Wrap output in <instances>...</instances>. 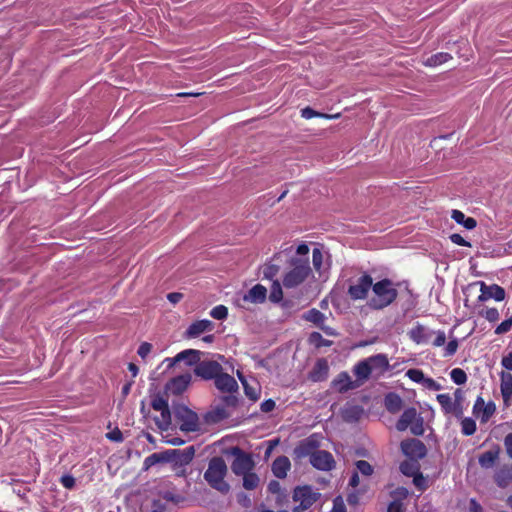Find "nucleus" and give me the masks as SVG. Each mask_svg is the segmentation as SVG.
<instances>
[{
	"mask_svg": "<svg viewBox=\"0 0 512 512\" xmlns=\"http://www.w3.org/2000/svg\"><path fill=\"white\" fill-rule=\"evenodd\" d=\"M396 286L397 284L389 278L373 281L372 296L367 301L368 307L372 310H383L393 304L398 297Z\"/></svg>",
	"mask_w": 512,
	"mask_h": 512,
	"instance_id": "1",
	"label": "nucleus"
},
{
	"mask_svg": "<svg viewBox=\"0 0 512 512\" xmlns=\"http://www.w3.org/2000/svg\"><path fill=\"white\" fill-rule=\"evenodd\" d=\"M288 271L283 276V286L286 289L301 285L311 274L309 258L292 257L288 262Z\"/></svg>",
	"mask_w": 512,
	"mask_h": 512,
	"instance_id": "2",
	"label": "nucleus"
},
{
	"mask_svg": "<svg viewBox=\"0 0 512 512\" xmlns=\"http://www.w3.org/2000/svg\"><path fill=\"white\" fill-rule=\"evenodd\" d=\"M227 474V465L222 457L211 458L208 468L204 473V479L207 483L221 493H227L230 489L229 484L224 480Z\"/></svg>",
	"mask_w": 512,
	"mask_h": 512,
	"instance_id": "3",
	"label": "nucleus"
},
{
	"mask_svg": "<svg viewBox=\"0 0 512 512\" xmlns=\"http://www.w3.org/2000/svg\"><path fill=\"white\" fill-rule=\"evenodd\" d=\"M371 287H373L372 276L363 272L357 279L349 280L347 295L353 301L365 300L368 298Z\"/></svg>",
	"mask_w": 512,
	"mask_h": 512,
	"instance_id": "4",
	"label": "nucleus"
},
{
	"mask_svg": "<svg viewBox=\"0 0 512 512\" xmlns=\"http://www.w3.org/2000/svg\"><path fill=\"white\" fill-rule=\"evenodd\" d=\"M173 413L179 428L183 432H195L199 430V417L185 405L174 406Z\"/></svg>",
	"mask_w": 512,
	"mask_h": 512,
	"instance_id": "5",
	"label": "nucleus"
},
{
	"mask_svg": "<svg viewBox=\"0 0 512 512\" xmlns=\"http://www.w3.org/2000/svg\"><path fill=\"white\" fill-rule=\"evenodd\" d=\"M320 494L314 492L310 486L296 487L293 492V500L295 505L292 512H305L309 509L319 498Z\"/></svg>",
	"mask_w": 512,
	"mask_h": 512,
	"instance_id": "6",
	"label": "nucleus"
},
{
	"mask_svg": "<svg viewBox=\"0 0 512 512\" xmlns=\"http://www.w3.org/2000/svg\"><path fill=\"white\" fill-rule=\"evenodd\" d=\"M478 286L480 289V295L477 298L478 302H485L489 299H494L497 302H501L506 297L505 289L498 284L487 285L484 281H476L468 285L467 290H470Z\"/></svg>",
	"mask_w": 512,
	"mask_h": 512,
	"instance_id": "7",
	"label": "nucleus"
},
{
	"mask_svg": "<svg viewBox=\"0 0 512 512\" xmlns=\"http://www.w3.org/2000/svg\"><path fill=\"white\" fill-rule=\"evenodd\" d=\"M231 453L235 457L231 464V470L235 475L241 476L252 471L254 468V461L250 454L244 452L239 447H233Z\"/></svg>",
	"mask_w": 512,
	"mask_h": 512,
	"instance_id": "8",
	"label": "nucleus"
},
{
	"mask_svg": "<svg viewBox=\"0 0 512 512\" xmlns=\"http://www.w3.org/2000/svg\"><path fill=\"white\" fill-rule=\"evenodd\" d=\"M320 440L317 434H312L309 437L301 440L293 450L295 459H303L310 457L312 459L313 454L319 450Z\"/></svg>",
	"mask_w": 512,
	"mask_h": 512,
	"instance_id": "9",
	"label": "nucleus"
},
{
	"mask_svg": "<svg viewBox=\"0 0 512 512\" xmlns=\"http://www.w3.org/2000/svg\"><path fill=\"white\" fill-rule=\"evenodd\" d=\"M402 452L411 460L418 461L427 455L425 444L415 438L403 440L400 444Z\"/></svg>",
	"mask_w": 512,
	"mask_h": 512,
	"instance_id": "10",
	"label": "nucleus"
},
{
	"mask_svg": "<svg viewBox=\"0 0 512 512\" xmlns=\"http://www.w3.org/2000/svg\"><path fill=\"white\" fill-rule=\"evenodd\" d=\"M223 370L221 364L215 360H200L194 368V374L203 380H214Z\"/></svg>",
	"mask_w": 512,
	"mask_h": 512,
	"instance_id": "11",
	"label": "nucleus"
},
{
	"mask_svg": "<svg viewBox=\"0 0 512 512\" xmlns=\"http://www.w3.org/2000/svg\"><path fill=\"white\" fill-rule=\"evenodd\" d=\"M203 352L196 349H186L179 352L173 358H166L165 362H168V367L174 366L176 363L184 361L188 366H196L201 360Z\"/></svg>",
	"mask_w": 512,
	"mask_h": 512,
	"instance_id": "12",
	"label": "nucleus"
},
{
	"mask_svg": "<svg viewBox=\"0 0 512 512\" xmlns=\"http://www.w3.org/2000/svg\"><path fill=\"white\" fill-rule=\"evenodd\" d=\"M496 411V405L494 402L489 401L485 403L481 396H478L473 405V415L479 418L481 423H486L493 416Z\"/></svg>",
	"mask_w": 512,
	"mask_h": 512,
	"instance_id": "13",
	"label": "nucleus"
},
{
	"mask_svg": "<svg viewBox=\"0 0 512 512\" xmlns=\"http://www.w3.org/2000/svg\"><path fill=\"white\" fill-rule=\"evenodd\" d=\"M311 465L321 471H330L335 467L333 455L326 450H318L310 459Z\"/></svg>",
	"mask_w": 512,
	"mask_h": 512,
	"instance_id": "14",
	"label": "nucleus"
},
{
	"mask_svg": "<svg viewBox=\"0 0 512 512\" xmlns=\"http://www.w3.org/2000/svg\"><path fill=\"white\" fill-rule=\"evenodd\" d=\"M302 318L316 325L319 329H321L325 334L334 336L336 333L331 327L325 325L326 316L320 310L316 308L309 309L306 311Z\"/></svg>",
	"mask_w": 512,
	"mask_h": 512,
	"instance_id": "15",
	"label": "nucleus"
},
{
	"mask_svg": "<svg viewBox=\"0 0 512 512\" xmlns=\"http://www.w3.org/2000/svg\"><path fill=\"white\" fill-rule=\"evenodd\" d=\"M331 386L339 393H346L349 390L358 388L355 380H352L348 372H340L331 382Z\"/></svg>",
	"mask_w": 512,
	"mask_h": 512,
	"instance_id": "16",
	"label": "nucleus"
},
{
	"mask_svg": "<svg viewBox=\"0 0 512 512\" xmlns=\"http://www.w3.org/2000/svg\"><path fill=\"white\" fill-rule=\"evenodd\" d=\"M191 382V375L186 373L183 375H179L177 377L172 378L166 384V390L172 393L173 395L182 394Z\"/></svg>",
	"mask_w": 512,
	"mask_h": 512,
	"instance_id": "17",
	"label": "nucleus"
},
{
	"mask_svg": "<svg viewBox=\"0 0 512 512\" xmlns=\"http://www.w3.org/2000/svg\"><path fill=\"white\" fill-rule=\"evenodd\" d=\"M214 384L216 388L222 392L232 393L238 389V384L234 377L228 373H224L223 370L215 377Z\"/></svg>",
	"mask_w": 512,
	"mask_h": 512,
	"instance_id": "18",
	"label": "nucleus"
},
{
	"mask_svg": "<svg viewBox=\"0 0 512 512\" xmlns=\"http://www.w3.org/2000/svg\"><path fill=\"white\" fill-rule=\"evenodd\" d=\"M371 372L376 371L379 376L390 369L389 359L386 354H376L366 358Z\"/></svg>",
	"mask_w": 512,
	"mask_h": 512,
	"instance_id": "19",
	"label": "nucleus"
},
{
	"mask_svg": "<svg viewBox=\"0 0 512 512\" xmlns=\"http://www.w3.org/2000/svg\"><path fill=\"white\" fill-rule=\"evenodd\" d=\"M214 323L208 319L197 320L193 322L186 330L187 338H196L204 332L211 331Z\"/></svg>",
	"mask_w": 512,
	"mask_h": 512,
	"instance_id": "20",
	"label": "nucleus"
},
{
	"mask_svg": "<svg viewBox=\"0 0 512 512\" xmlns=\"http://www.w3.org/2000/svg\"><path fill=\"white\" fill-rule=\"evenodd\" d=\"M408 334L410 339L416 344H429L430 338L433 336V331L428 330L426 327L418 323L409 331Z\"/></svg>",
	"mask_w": 512,
	"mask_h": 512,
	"instance_id": "21",
	"label": "nucleus"
},
{
	"mask_svg": "<svg viewBox=\"0 0 512 512\" xmlns=\"http://www.w3.org/2000/svg\"><path fill=\"white\" fill-rule=\"evenodd\" d=\"M329 366L326 359H318L312 370L309 372V379L313 382H321L327 379Z\"/></svg>",
	"mask_w": 512,
	"mask_h": 512,
	"instance_id": "22",
	"label": "nucleus"
},
{
	"mask_svg": "<svg viewBox=\"0 0 512 512\" xmlns=\"http://www.w3.org/2000/svg\"><path fill=\"white\" fill-rule=\"evenodd\" d=\"M353 373L356 376L355 382L358 387L363 385L371 376V367L366 359L357 362L353 367Z\"/></svg>",
	"mask_w": 512,
	"mask_h": 512,
	"instance_id": "23",
	"label": "nucleus"
},
{
	"mask_svg": "<svg viewBox=\"0 0 512 512\" xmlns=\"http://www.w3.org/2000/svg\"><path fill=\"white\" fill-rule=\"evenodd\" d=\"M291 468L290 460L287 456H279L272 463V472L275 477L283 479L287 476Z\"/></svg>",
	"mask_w": 512,
	"mask_h": 512,
	"instance_id": "24",
	"label": "nucleus"
},
{
	"mask_svg": "<svg viewBox=\"0 0 512 512\" xmlns=\"http://www.w3.org/2000/svg\"><path fill=\"white\" fill-rule=\"evenodd\" d=\"M500 391L504 403L508 405L512 397V374L510 372L502 371L500 373Z\"/></svg>",
	"mask_w": 512,
	"mask_h": 512,
	"instance_id": "25",
	"label": "nucleus"
},
{
	"mask_svg": "<svg viewBox=\"0 0 512 512\" xmlns=\"http://www.w3.org/2000/svg\"><path fill=\"white\" fill-rule=\"evenodd\" d=\"M266 297L267 289L261 284H256L244 295L243 300L252 303H263Z\"/></svg>",
	"mask_w": 512,
	"mask_h": 512,
	"instance_id": "26",
	"label": "nucleus"
},
{
	"mask_svg": "<svg viewBox=\"0 0 512 512\" xmlns=\"http://www.w3.org/2000/svg\"><path fill=\"white\" fill-rule=\"evenodd\" d=\"M416 419L417 410L414 407L405 409L396 423L397 430L405 431Z\"/></svg>",
	"mask_w": 512,
	"mask_h": 512,
	"instance_id": "27",
	"label": "nucleus"
},
{
	"mask_svg": "<svg viewBox=\"0 0 512 512\" xmlns=\"http://www.w3.org/2000/svg\"><path fill=\"white\" fill-rule=\"evenodd\" d=\"M384 406L392 414L398 413L403 407L402 398L395 392H389L385 395Z\"/></svg>",
	"mask_w": 512,
	"mask_h": 512,
	"instance_id": "28",
	"label": "nucleus"
},
{
	"mask_svg": "<svg viewBox=\"0 0 512 512\" xmlns=\"http://www.w3.org/2000/svg\"><path fill=\"white\" fill-rule=\"evenodd\" d=\"M438 403L440 404L442 411L445 414H454L456 416H460L461 413H458L457 405L455 404L451 398V396L447 393L438 394L436 397Z\"/></svg>",
	"mask_w": 512,
	"mask_h": 512,
	"instance_id": "29",
	"label": "nucleus"
},
{
	"mask_svg": "<svg viewBox=\"0 0 512 512\" xmlns=\"http://www.w3.org/2000/svg\"><path fill=\"white\" fill-rule=\"evenodd\" d=\"M499 452V447H496L494 450L482 453L478 459L480 466L484 469L492 468L499 458Z\"/></svg>",
	"mask_w": 512,
	"mask_h": 512,
	"instance_id": "30",
	"label": "nucleus"
},
{
	"mask_svg": "<svg viewBox=\"0 0 512 512\" xmlns=\"http://www.w3.org/2000/svg\"><path fill=\"white\" fill-rule=\"evenodd\" d=\"M451 218L468 230H472L477 226V221L473 217H466L462 211L457 209L452 210Z\"/></svg>",
	"mask_w": 512,
	"mask_h": 512,
	"instance_id": "31",
	"label": "nucleus"
},
{
	"mask_svg": "<svg viewBox=\"0 0 512 512\" xmlns=\"http://www.w3.org/2000/svg\"><path fill=\"white\" fill-rule=\"evenodd\" d=\"M170 460L169 451L163 453H153L145 458L143 468L148 470L152 466L160 462H168Z\"/></svg>",
	"mask_w": 512,
	"mask_h": 512,
	"instance_id": "32",
	"label": "nucleus"
},
{
	"mask_svg": "<svg viewBox=\"0 0 512 512\" xmlns=\"http://www.w3.org/2000/svg\"><path fill=\"white\" fill-rule=\"evenodd\" d=\"M363 414V408L358 405H353L345 408L342 411V418L346 422H356L358 421Z\"/></svg>",
	"mask_w": 512,
	"mask_h": 512,
	"instance_id": "33",
	"label": "nucleus"
},
{
	"mask_svg": "<svg viewBox=\"0 0 512 512\" xmlns=\"http://www.w3.org/2000/svg\"><path fill=\"white\" fill-rule=\"evenodd\" d=\"M170 452L174 455H177L176 462H179L181 464H188L192 461L194 457L195 449L193 446H189L183 450H172Z\"/></svg>",
	"mask_w": 512,
	"mask_h": 512,
	"instance_id": "34",
	"label": "nucleus"
},
{
	"mask_svg": "<svg viewBox=\"0 0 512 512\" xmlns=\"http://www.w3.org/2000/svg\"><path fill=\"white\" fill-rule=\"evenodd\" d=\"M452 56L447 52H439L436 54L431 55L427 60L425 61L426 66L435 67L438 65H441L443 63H446L447 61L451 60Z\"/></svg>",
	"mask_w": 512,
	"mask_h": 512,
	"instance_id": "35",
	"label": "nucleus"
},
{
	"mask_svg": "<svg viewBox=\"0 0 512 512\" xmlns=\"http://www.w3.org/2000/svg\"><path fill=\"white\" fill-rule=\"evenodd\" d=\"M400 471L402 474L408 477H413L415 474L419 472V464L418 461L415 460H405L400 464Z\"/></svg>",
	"mask_w": 512,
	"mask_h": 512,
	"instance_id": "36",
	"label": "nucleus"
},
{
	"mask_svg": "<svg viewBox=\"0 0 512 512\" xmlns=\"http://www.w3.org/2000/svg\"><path fill=\"white\" fill-rule=\"evenodd\" d=\"M243 487L247 490H254L259 484V477L256 473L249 471L243 474Z\"/></svg>",
	"mask_w": 512,
	"mask_h": 512,
	"instance_id": "37",
	"label": "nucleus"
},
{
	"mask_svg": "<svg viewBox=\"0 0 512 512\" xmlns=\"http://www.w3.org/2000/svg\"><path fill=\"white\" fill-rule=\"evenodd\" d=\"M477 426L474 419L465 417L461 421V433L465 436H471L476 432Z\"/></svg>",
	"mask_w": 512,
	"mask_h": 512,
	"instance_id": "38",
	"label": "nucleus"
},
{
	"mask_svg": "<svg viewBox=\"0 0 512 512\" xmlns=\"http://www.w3.org/2000/svg\"><path fill=\"white\" fill-rule=\"evenodd\" d=\"M160 418L156 419L157 426L162 430H167L171 425V412L169 406L160 411Z\"/></svg>",
	"mask_w": 512,
	"mask_h": 512,
	"instance_id": "39",
	"label": "nucleus"
},
{
	"mask_svg": "<svg viewBox=\"0 0 512 512\" xmlns=\"http://www.w3.org/2000/svg\"><path fill=\"white\" fill-rule=\"evenodd\" d=\"M283 298L282 286L278 280H274L271 286L269 300L274 303H278Z\"/></svg>",
	"mask_w": 512,
	"mask_h": 512,
	"instance_id": "40",
	"label": "nucleus"
},
{
	"mask_svg": "<svg viewBox=\"0 0 512 512\" xmlns=\"http://www.w3.org/2000/svg\"><path fill=\"white\" fill-rule=\"evenodd\" d=\"M451 380L457 385H463L467 382V374L461 368H454L450 372Z\"/></svg>",
	"mask_w": 512,
	"mask_h": 512,
	"instance_id": "41",
	"label": "nucleus"
},
{
	"mask_svg": "<svg viewBox=\"0 0 512 512\" xmlns=\"http://www.w3.org/2000/svg\"><path fill=\"white\" fill-rule=\"evenodd\" d=\"M309 341L318 348L329 347L332 344V341L324 339L319 332H312L309 336Z\"/></svg>",
	"mask_w": 512,
	"mask_h": 512,
	"instance_id": "42",
	"label": "nucleus"
},
{
	"mask_svg": "<svg viewBox=\"0 0 512 512\" xmlns=\"http://www.w3.org/2000/svg\"><path fill=\"white\" fill-rule=\"evenodd\" d=\"M323 251L321 248H314L312 251V263L316 271L320 272L323 265Z\"/></svg>",
	"mask_w": 512,
	"mask_h": 512,
	"instance_id": "43",
	"label": "nucleus"
},
{
	"mask_svg": "<svg viewBox=\"0 0 512 512\" xmlns=\"http://www.w3.org/2000/svg\"><path fill=\"white\" fill-rule=\"evenodd\" d=\"M211 317L217 320H224L228 316V308L225 305H217L210 311Z\"/></svg>",
	"mask_w": 512,
	"mask_h": 512,
	"instance_id": "44",
	"label": "nucleus"
},
{
	"mask_svg": "<svg viewBox=\"0 0 512 512\" xmlns=\"http://www.w3.org/2000/svg\"><path fill=\"white\" fill-rule=\"evenodd\" d=\"M511 479L512 475L505 470H500L495 475V482L499 487H506Z\"/></svg>",
	"mask_w": 512,
	"mask_h": 512,
	"instance_id": "45",
	"label": "nucleus"
},
{
	"mask_svg": "<svg viewBox=\"0 0 512 512\" xmlns=\"http://www.w3.org/2000/svg\"><path fill=\"white\" fill-rule=\"evenodd\" d=\"M479 315L484 317L489 322H496L499 320V311L497 308H487L479 312Z\"/></svg>",
	"mask_w": 512,
	"mask_h": 512,
	"instance_id": "46",
	"label": "nucleus"
},
{
	"mask_svg": "<svg viewBox=\"0 0 512 512\" xmlns=\"http://www.w3.org/2000/svg\"><path fill=\"white\" fill-rule=\"evenodd\" d=\"M406 376L411 381L416 382V383H423V381L425 379V375H424L423 371L420 369H416V368L409 369L406 372Z\"/></svg>",
	"mask_w": 512,
	"mask_h": 512,
	"instance_id": "47",
	"label": "nucleus"
},
{
	"mask_svg": "<svg viewBox=\"0 0 512 512\" xmlns=\"http://www.w3.org/2000/svg\"><path fill=\"white\" fill-rule=\"evenodd\" d=\"M168 406H169L168 401L161 395H156L152 398L151 407L155 411H161V410L167 408Z\"/></svg>",
	"mask_w": 512,
	"mask_h": 512,
	"instance_id": "48",
	"label": "nucleus"
},
{
	"mask_svg": "<svg viewBox=\"0 0 512 512\" xmlns=\"http://www.w3.org/2000/svg\"><path fill=\"white\" fill-rule=\"evenodd\" d=\"M458 346H459L458 339L457 338H451L450 341L447 343L445 349H444L443 356L444 357H451V356H453L457 352Z\"/></svg>",
	"mask_w": 512,
	"mask_h": 512,
	"instance_id": "49",
	"label": "nucleus"
},
{
	"mask_svg": "<svg viewBox=\"0 0 512 512\" xmlns=\"http://www.w3.org/2000/svg\"><path fill=\"white\" fill-rule=\"evenodd\" d=\"M433 335H435L434 339L430 338V343L434 347H441L446 342V334L443 330H438L436 332L433 331Z\"/></svg>",
	"mask_w": 512,
	"mask_h": 512,
	"instance_id": "50",
	"label": "nucleus"
},
{
	"mask_svg": "<svg viewBox=\"0 0 512 512\" xmlns=\"http://www.w3.org/2000/svg\"><path fill=\"white\" fill-rule=\"evenodd\" d=\"M357 470L364 476H370L373 473V467L365 460H358L356 462Z\"/></svg>",
	"mask_w": 512,
	"mask_h": 512,
	"instance_id": "51",
	"label": "nucleus"
},
{
	"mask_svg": "<svg viewBox=\"0 0 512 512\" xmlns=\"http://www.w3.org/2000/svg\"><path fill=\"white\" fill-rule=\"evenodd\" d=\"M512 328V317L502 321L495 329V334L502 335L509 332Z\"/></svg>",
	"mask_w": 512,
	"mask_h": 512,
	"instance_id": "52",
	"label": "nucleus"
},
{
	"mask_svg": "<svg viewBox=\"0 0 512 512\" xmlns=\"http://www.w3.org/2000/svg\"><path fill=\"white\" fill-rule=\"evenodd\" d=\"M279 271L276 264L268 263L263 268V276L268 279H273Z\"/></svg>",
	"mask_w": 512,
	"mask_h": 512,
	"instance_id": "53",
	"label": "nucleus"
},
{
	"mask_svg": "<svg viewBox=\"0 0 512 512\" xmlns=\"http://www.w3.org/2000/svg\"><path fill=\"white\" fill-rule=\"evenodd\" d=\"M413 484L420 491H425L427 489V482L422 473L419 471L417 474L413 476Z\"/></svg>",
	"mask_w": 512,
	"mask_h": 512,
	"instance_id": "54",
	"label": "nucleus"
},
{
	"mask_svg": "<svg viewBox=\"0 0 512 512\" xmlns=\"http://www.w3.org/2000/svg\"><path fill=\"white\" fill-rule=\"evenodd\" d=\"M410 426V430L413 435L420 436L424 433L422 418L418 417Z\"/></svg>",
	"mask_w": 512,
	"mask_h": 512,
	"instance_id": "55",
	"label": "nucleus"
},
{
	"mask_svg": "<svg viewBox=\"0 0 512 512\" xmlns=\"http://www.w3.org/2000/svg\"><path fill=\"white\" fill-rule=\"evenodd\" d=\"M409 495L408 490L405 487H397L392 491L391 496L395 499L394 501H400L406 499Z\"/></svg>",
	"mask_w": 512,
	"mask_h": 512,
	"instance_id": "56",
	"label": "nucleus"
},
{
	"mask_svg": "<svg viewBox=\"0 0 512 512\" xmlns=\"http://www.w3.org/2000/svg\"><path fill=\"white\" fill-rule=\"evenodd\" d=\"M301 117L304 119H312L314 117L321 118L322 112L315 111L311 107L307 106L300 111Z\"/></svg>",
	"mask_w": 512,
	"mask_h": 512,
	"instance_id": "57",
	"label": "nucleus"
},
{
	"mask_svg": "<svg viewBox=\"0 0 512 512\" xmlns=\"http://www.w3.org/2000/svg\"><path fill=\"white\" fill-rule=\"evenodd\" d=\"M449 239L451 240V242L453 244H456L458 246H463V247H471V243L466 241L460 234L458 233H453L449 236Z\"/></svg>",
	"mask_w": 512,
	"mask_h": 512,
	"instance_id": "58",
	"label": "nucleus"
},
{
	"mask_svg": "<svg viewBox=\"0 0 512 512\" xmlns=\"http://www.w3.org/2000/svg\"><path fill=\"white\" fill-rule=\"evenodd\" d=\"M152 350V344L148 343V342H143L140 344L138 350H137V354L142 358V359H145L149 353L151 352Z\"/></svg>",
	"mask_w": 512,
	"mask_h": 512,
	"instance_id": "59",
	"label": "nucleus"
},
{
	"mask_svg": "<svg viewBox=\"0 0 512 512\" xmlns=\"http://www.w3.org/2000/svg\"><path fill=\"white\" fill-rule=\"evenodd\" d=\"M422 384L427 389H430L433 391H439L442 389V386L437 381H435L433 378L425 377Z\"/></svg>",
	"mask_w": 512,
	"mask_h": 512,
	"instance_id": "60",
	"label": "nucleus"
},
{
	"mask_svg": "<svg viewBox=\"0 0 512 512\" xmlns=\"http://www.w3.org/2000/svg\"><path fill=\"white\" fill-rule=\"evenodd\" d=\"M60 482L66 489H72L75 486V478L72 475H63Z\"/></svg>",
	"mask_w": 512,
	"mask_h": 512,
	"instance_id": "61",
	"label": "nucleus"
},
{
	"mask_svg": "<svg viewBox=\"0 0 512 512\" xmlns=\"http://www.w3.org/2000/svg\"><path fill=\"white\" fill-rule=\"evenodd\" d=\"M506 453L512 459V433H508L503 440Z\"/></svg>",
	"mask_w": 512,
	"mask_h": 512,
	"instance_id": "62",
	"label": "nucleus"
},
{
	"mask_svg": "<svg viewBox=\"0 0 512 512\" xmlns=\"http://www.w3.org/2000/svg\"><path fill=\"white\" fill-rule=\"evenodd\" d=\"M501 365L508 371H512V351L502 357Z\"/></svg>",
	"mask_w": 512,
	"mask_h": 512,
	"instance_id": "63",
	"label": "nucleus"
},
{
	"mask_svg": "<svg viewBox=\"0 0 512 512\" xmlns=\"http://www.w3.org/2000/svg\"><path fill=\"white\" fill-rule=\"evenodd\" d=\"M387 512H403V505L400 501H392L387 508Z\"/></svg>",
	"mask_w": 512,
	"mask_h": 512,
	"instance_id": "64",
	"label": "nucleus"
}]
</instances>
